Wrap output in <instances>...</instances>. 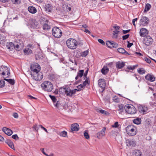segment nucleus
Wrapping results in <instances>:
<instances>
[{
  "instance_id": "f257e3e1",
  "label": "nucleus",
  "mask_w": 156,
  "mask_h": 156,
  "mask_svg": "<svg viewBox=\"0 0 156 156\" xmlns=\"http://www.w3.org/2000/svg\"><path fill=\"white\" fill-rule=\"evenodd\" d=\"M66 44L69 48L73 50L77 48L78 45V42L75 39L69 38L66 41Z\"/></svg>"
},
{
  "instance_id": "f03ea898",
  "label": "nucleus",
  "mask_w": 156,
  "mask_h": 156,
  "mask_svg": "<svg viewBox=\"0 0 156 156\" xmlns=\"http://www.w3.org/2000/svg\"><path fill=\"white\" fill-rule=\"evenodd\" d=\"M42 88L45 91L51 92L53 88V86L50 82L45 81L42 83L41 85Z\"/></svg>"
},
{
  "instance_id": "7ed1b4c3",
  "label": "nucleus",
  "mask_w": 156,
  "mask_h": 156,
  "mask_svg": "<svg viewBox=\"0 0 156 156\" xmlns=\"http://www.w3.org/2000/svg\"><path fill=\"white\" fill-rule=\"evenodd\" d=\"M127 134L130 136H133L136 134L137 129L136 127L133 125L128 126L126 128Z\"/></svg>"
},
{
  "instance_id": "20e7f679",
  "label": "nucleus",
  "mask_w": 156,
  "mask_h": 156,
  "mask_svg": "<svg viewBox=\"0 0 156 156\" xmlns=\"http://www.w3.org/2000/svg\"><path fill=\"white\" fill-rule=\"evenodd\" d=\"M61 89H63V90L65 94L67 96L70 97H72L73 94H75L77 90L76 89L71 90L69 87H61Z\"/></svg>"
},
{
  "instance_id": "39448f33",
  "label": "nucleus",
  "mask_w": 156,
  "mask_h": 156,
  "mask_svg": "<svg viewBox=\"0 0 156 156\" xmlns=\"http://www.w3.org/2000/svg\"><path fill=\"white\" fill-rule=\"evenodd\" d=\"M125 109L127 113L129 114H134L136 113V111L135 107L130 105H126L125 106Z\"/></svg>"
},
{
  "instance_id": "423d86ee",
  "label": "nucleus",
  "mask_w": 156,
  "mask_h": 156,
  "mask_svg": "<svg viewBox=\"0 0 156 156\" xmlns=\"http://www.w3.org/2000/svg\"><path fill=\"white\" fill-rule=\"evenodd\" d=\"M52 32L54 37L56 38H59L62 36V32L61 30L57 27L52 28Z\"/></svg>"
},
{
  "instance_id": "0eeeda50",
  "label": "nucleus",
  "mask_w": 156,
  "mask_h": 156,
  "mask_svg": "<svg viewBox=\"0 0 156 156\" xmlns=\"http://www.w3.org/2000/svg\"><path fill=\"white\" fill-rule=\"evenodd\" d=\"M30 69L32 71L31 73L40 72L41 67L37 63H35L31 65Z\"/></svg>"
},
{
  "instance_id": "6e6552de",
  "label": "nucleus",
  "mask_w": 156,
  "mask_h": 156,
  "mask_svg": "<svg viewBox=\"0 0 156 156\" xmlns=\"http://www.w3.org/2000/svg\"><path fill=\"white\" fill-rule=\"evenodd\" d=\"M31 74L32 78L36 81H40L42 79L43 77L42 73L40 72L31 73Z\"/></svg>"
},
{
  "instance_id": "1a4fd4ad",
  "label": "nucleus",
  "mask_w": 156,
  "mask_h": 156,
  "mask_svg": "<svg viewBox=\"0 0 156 156\" xmlns=\"http://www.w3.org/2000/svg\"><path fill=\"white\" fill-rule=\"evenodd\" d=\"M0 73L3 76H9L10 74L9 69L7 66H2L0 69Z\"/></svg>"
},
{
  "instance_id": "9d476101",
  "label": "nucleus",
  "mask_w": 156,
  "mask_h": 156,
  "mask_svg": "<svg viewBox=\"0 0 156 156\" xmlns=\"http://www.w3.org/2000/svg\"><path fill=\"white\" fill-rule=\"evenodd\" d=\"M152 38L149 36L145 37L143 41V43L146 45L148 46L151 45L153 42Z\"/></svg>"
},
{
  "instance_id": "9b49d317",
  "label": "nucleus",
  "mask_w": 156,
  "mask_h": 156,
  "mask_svg": "<svg viewBox=\"0 0 156 156\" xmlns=\"http://www.w3.org/2000/svg\"><path fill=\"white\" fill-rule=\"evenodd\" d=\"M138 110L140 113L145 114L147 112L148 108L146 106L139 105L138 107Z\"/></svg>"
},
{
  "instance_id": "f8f14e48",
  "label": "nucleus",
  "mask_w": 156,
  "mask_h": 156,
  "mask_svg": "<svg viewBox=\"0 0 156 156\" xmlns=\"http://www.w3.org/2000/svg\"><path fill=\"white\" fill-rule=\"evenodd\" d=\"M149 21V20L147 17L146 16H143L141 18L140 23V25L144 26L148 23Z\"/></svg>"
},
{
  "instance_id": "ddd939ff",
  "label": "nucleus",
  "mask_w": 156,
  "mask_h": 156,
  "mask_svg": "<svg viewBox=\"0 0 156 156\" xmlns=\"http://www.w3.org/2000/svg\"><path fill=\"white\" fill-rule=\"evenodd\" d=\"M106 129V127H103L102 129L100 131L98 132L97 133V137L98 139H100L103 136H104L105 134Z\"/></svg>"
},
{
  "instance_id": "4468645a",
  "label": "nucleus",
  "mask_w": 156,
  "mask_h": 156,
  "mask_svg": "<svg viewBox=\"0 0 156 156\" xmlns=\"http://www.w3.org/2000/svg\"><path fill=\"white\" fill-rule=\"evenodd\" d=\"M106 44L109 47H112L113 48H116L118 47L117 43L114 42L112 41H108L106 42Z\"/></svg>"
},
{
  "instance_id": "2eb2a0df",
  "label": "nucleus",
  "mask_w": 156,
  "mask_h": 156,
  "mask_svg": "<svg viewBox=\"0 0 156 156\" xmlns=\"http://www.w3.org/2000/svg\"><path fill=\"white\" fill-rule=\"evenodd\" d=\"M148 34V31L146 28H141L140 31V34L141 37H144L146 36Z\"/></svg>"
},
{
  "instance_id": "dca6fc26",
  "label": "nucleus",
  "mask_w": 156,
  "mask_h": 156,
  "mask_svg": "<svg viewBox=\"0 0 156 156\" xmlns=\"http://www.w3.org/2000/svg\"><path fill=\"white\" fill-rule=\"evenodd\" d=\"M126 145L128 146L135 147L136 143L135 141L132 140L127 139L126 140Z\"/></svg>"
},
{
  "instance_id": "f3484780",
  "label": "nucleus",
  "mask_w": 156,
  "mask_h": 156,
  "mask_svg": "<svg viewBox=\"0 0 156 156\" xmlns=\"http://www.w3.org/2000/svg\"><path fill=\"white\" fill-rule=\"evenodd\" d=\"M115 65L117 69H120L124 66L125 63L122 61H118L116 62Z\"/></svg>"
},
{
  "instance_id": "a211bd4d",
  "label": "nucleus",
  "mask_w": 156,
  "mask_h": 156,
  "mask_svg": "<svg viewBox=\"0 0 156 156\" xmlns=\"http://www.w3.org/2000/svg\"><path fill=\"white\" fill-rule=\"evenodd\" d=\"M79 129V125L77 123H75L72 124L71 126V129L72 131H78Z\"/></svg>"
},
{
  "instance_id": "6ab92c4d",
  "label": "nucleus",
  "mask_w": 156,
  "mask_h": 156,
  "mask_svg": "<svg viewBox=\"0 0 156 156\" xmlns=\"http://www.w3.org/2000/svg\"><path fill=\"white\" fill-rule=\"evenodd\" d=\"M2 131L8 136H10L12 134V130L7 127H3L2 129Z\"/></svg>"
},
{
  "instance_id": "aec40b11",
  "label": "nucleus",
  "mask_w": 156,
  "mask_h": 156,
  "mask_svg": "<svg viewBox=\"0 0 156 156\" xmlns=\"http://www.w3.org/2000/svg\"><path fill=\"white\" fill-rule=\"evenodd\" d=\"M51 28L50 26L48 24V21L46 20L44 22L43 25V29L44 30H47Z\"/></svg>"
},
{
  "instance_id": "412c9836",
  "label": "nucleus",
  "mask_w": 156,
  "mask_h": 156,
  "mask_svg": "<svg viewBox=\"0 0 156 156\" xmlns=\"http://www.w3.org/2000/svg\"><path fill=\"white\" fill-rule=\"evenodd\" d=\"M98 81L99 86L102 88H105L106 84L105 80L101 79L98 80Z\"/></svg>"
},
{
  "instance_id": "4be33fe9",
  "label": "nucleus",
  "mask_w": 156,
  "mask_h": 156,
  "mask_svg": "<svg viewBox=\"0 0 156 156\" xmlns=\"http://www.w3.org/2000/svg\"><path fill=\"white\" fill-rule=\"evenodd\" d=\"M146 80L151 81L153 82L155 80V79L153 75L148 74L145 76Z\"/></svg>"
},
{
  "instance_id": "5701e85b",
  "label": "nucleus",
  "mask_w": 156,
  "mask_h": 156,
  "mask_svg": "<svg viewBox=\"0 0 156 156\" xmlns=\"http://www.w3.org/2000/svg\"><path fill=\"white\" fill-rule=\"evenodd\" d=\"M96 111L98 112H100L101 114L105 115L106 116H108L110 113L106 111L102 110L100 108H96Z\"/></svg>"
},
{
  "instance_id": "b1692460",
  "label": "nucleus",
  "mask_w": 156,
  "mask_h": 156,
  "mask_svg": "<svg viewBox=\"0 0 156 156\" xmlns=\"http://www.w3.org/2000/svg\"><path fill=\"white\" fill-rule=\"evenodd\" d=\"M6 47L9 51H12L15 48L14 44L12 42L7 43Z\"/></svg>"
},
{
  "instance_id": "393cba45",
  "label": "nucleus",
  "mask_w": 156,
  "mask_h": 156,
  "mask_svg": "<svg viewBox=\"0 0 156 156\" xmlns=\"http://www.w3.org/2000/svg\"><path fill=\"white\" fill-rule=\"evenodd\" d=\"M28 10L29 12L32 14H34L37 12L36 8L33 6H30L28 8Z\"/></svg>"
},
{
  "instance_id": "a878e982",
  "label": "nucleus",
  "mask_w": 156,
  "mask_h": 156,
  "mask_svg": "<svg viewBox=\"0 0 156 156\" xmlns=\"http://www.w3.org/2000/svg\"><path fill=\"white\" fill-rule=\"evenodd\" d=\"M133 156H142L141 152L139 150H135L133 152Z\"/></svg>"
},
{
  "instance_id": "bb28decb",
  "label": "nucleus",
  "mask_w": 156,
  "mask_h": 156,
  "mask_svg": "<svg viewBox=\"0 0 156 156\" xmlns=\"http://www.w3.org/2000/svg\"><path fill=\"white\" fill-rule=\"evenodd\" d=\"M83 70H79L77 73V76L75 77V79L76 80H77L78 79L79 77H81L83 75Z\"/></svg>"
},
{
  "instance_id": "cd10ccee",
  "label": "nucleus",
  "mask_w": 156,
  "mask_h": 156,
  "mask_svg": "<svg viewBox=\"0 0 156 156\" xmlns=\"http://www.w3.org/2000/svg\"><path fill=\"white\" fill-rule=\"evenodd\" d=\"M118 51L120 53L125 55H129V53L123 48H120L117 49Z\"/></svg>"
},
{
  "instance_id": "c85d7f7f",
  "label": "nucleus",
  "mask_w": 156,
  "mask_h": 156,
  "mask_svg": "<svg viewBox=\"0 0 156 156\" xmlns=\"http://www.w3.org/2000/svg\"><path fill=\"white\" fill-rule=\"evenodd\" d=\"M5 143L9 146L12 149H14V147L13 142L10 140H7L5 141Z\"/></svg>"
},
{
  "instance_id": "c756f323",
  "label": "nucleus",
  "mask_w": 156,
  "mask_h": 156,
  "mask_svg": "<svg viewBox=\"0 0 156 156\" xmlns=\"http://www.w3.org/2000/svg\"><path fill=\"white\" fill-rule=\"evenodd\" d=\"M45 8L46 11L48 12L51 11L52 9L51 5L49 4H48L45 5Z\"/></svg>"
},
{
  "instance_id": "7c9ffc66",
  "label": "nucleus",
  "mask_w": 156,
  "mask_h": 156,
  "mask_svg": "<svg viewBox=\"0 0 156 156\" xmlns=\"http://www.w3.org/2000/svg\"><path fill=\"white\" fill-rule=\"evenodd\" d=\"M108 71L109 69L108 67L106 66H104L102 69L101 72L103 74L105 75L106 74L108 73Z\"/></svg>"
},
{
  "instance_id": "2f4dec72",
  "label": "nucleus",
  "mask_w": 156,
  "mask_h": 156,
  "mask_svg": "<svg viewBox=\"0 0 156 156\" xmlns=\"http://www.w3.org/2000/svg\"><path fill=\"white\" fill-rule=\"evenodd\" d=\"M38 23L37 21L35 20H33L31 24V26L34 28H35L37 27Z\"/></svg>"
},
{
  "instance_id": "473e14b6",
  "label": "nucleus",
  "mask_w": 156,
  "mask_h": 156,
  "mask_svg": "<svg viewBox=\"0 0 156 156\" xmlns=\"http://www.w3.org/2000/svg\"><path fill=\"white\" fill-rule=\"evenodd\" d=\"M151 5L149 3H147L145 5L144 12H146L148 11L151 8Z\"/></svg>"
},
{
  "instance_id": "72a5a7b5",
  "label": "nucleus",
  "mask_w": 156,
  "mask_h": 156,
  "mask_svg": "<svg viewBox=\"0 0 156 156\" xmlns=\"http://www.w3.org/2000/svg\"><path fill=\"white\" fill-rule=\"evenodd\" d=\"M119 32L118 30H115L113 31V34L112 37L116 39L118 37V34Z\"/></svg>"
},
{
  "instance_id": "f704fd0d",
  "label": "nucleus",
  "mask_w": 156,
  "mask_h": 156,
  "mask_svg": "<svg viewBox=\"0 0 156 156\" xmlns=\"http://www.w3.org/2000/svg\"><path fill=\"white\" fill-rule=\"evenodd\" d=\"M53 104L55 107L58 108L59 109L62 108V105L60 104L59 101H57L56 103H55Z\"/></svg>"
},
{
  "instance_id": "c9c22d12",
  "label": "nucleus",
  "mask_w": 156,
  "mask_h": 156,
  "mask_svg": "<svg viewBox=\"0 0 156 156\" xmlns=\"http://www.w3.org/2000/svg\"><path fill=\"white\" fill-rule=\"evenodd\" d=\"M23 51L24 53L27 54H30L32 53V50L28 48H25Z\"/></svg>"
},
{
  "instance_id": "e433bc0d",
  "label": "nucleus",
  "mask_w": 156,
  "mask_h": 156,
  "mask_svg": "<svg viewBox=\"0 0 156 156\" xmlns=\"http://www.w3.org/2000/svg\"><path fill=\"white\" fill-rule=\"evenodd\" d=\"M4 80L7 81L9 83H10L12 85H13L15 83L14 80L11 79H8L6 78H4Z\"/></svg>"
},
{
  "instance_id": "4c0bfd02",
  "label": "nucleus",
  "mask_w": 156,
  "mask_h": 156,
  "mask_svg": "<svg viewBox=\"0 0 156 156\" xmlns=\"http://www.w3.org/2000/svg\"><path fill=\"white\" fill-rule=\"evenodd\" d=\"M133 123L136 124H139L141 122V119L139 118L135 119L133 120Z\"/></svg>"
},
{
  "instance_id": "58836bf2",
  "label": "nucleus",
  "mask_w": 156,
  "mask_h": 156,
  "mask_svg": "<svg viewBox=\"0 0 156 156\" xmlns=\"http://www.w3.org/2000/svg\"><path fill=\"white\" fill-rule=\"evenodd\" d=\"M5 40V37L3 34H0V43H3V41Z\"/></svg>"
},
{
  "instance_id": "ea45409f",
  "label": "nucleus",
  "mask_w": 156,
  "mask_h": 156,
  "mask_svg": "<svg viewBox=\"0 0 156 156\" xmlns=\"http://www.w3.org/2000/svg\"><path fill=\"white\" fill-rule=\"evenodd\" d=\"M138 72L140 74H143L145 73V70L142 68H140L138 69Z\"/></svg>"
},
{
  "instance_id": "a19ab883",
  "label": "nucleus",
  "mask_w": 156,
  "mask_h": 156,
  "mask_svg": "<svg viewBox=\"0 0 156 156\" xmlns=\"http://www.w3.org/2000/svg\"><path fill=\"white\" fill-rule=\"evenodd\" d=\"M88 50L85 51L81 53V56L82 57H85L88 55Z\"/></svg>"
},
{
  "instance_id": "79ce46f5",
  "label": "nucleus",
  "mask_w": 156,
  "mask_h": 156,
  "mask_svg": "<svg viewBox=\"0 0 156 156\" xmlns=\"http://www.w3.org/2000/svg\"><path fill=\"white\" fill-rule=\"evenodd\" d=\"M49 96L53 101V104L55 103H56L57 101V99L55 97L51 95H49Z\"/></svg>"
},
{
  "instance_id": "37998d69",
  "label": "nucleus",
  "mask_w": 156,
  "mask_h": 156,
  "mask_svg": "<svg viewBox=\"0 0 156 156\" xmlns=\"http://www.w3.org/2000/svg\"><path fill=\"white\" fill-rule=\"evenodd\" d=\"M60 135L61 136L65 137L67 135V132L63 131L60 133Z\"/></svg>"
},
{
  "instance_id": "c03bdc74",
  "label": "nucleus",
  "mask_w": 156,
  "mask_h": 156,
  "mask_svg": "<svg viewBox=\"0 0 156 156\" xmlns=\"http://www.w3.org/2000/svg\"><path fill=\"white\" fill-rule=\"evenodd\" d=\"M113 101L115 102H118L119 101V99L116 96H115L113 97Z\"/></svg>"
},
{
  "instance_id": "a18cd8bd",
  "label": "nucleus",
  "mask_w": 156,
  "mask_h": 156,
  "mask_svg": "<svg viewBox=\"0 0 156 156\" xmlns=\"http://www.w3.org/2000/svg\"><path fill=\"white\" fill-rule=\"evenodd\" d=\"M84 87L83 86V84H80V85H79L77 87L78 89H77V90L76 91H78L80 90H82Z\"/></svg>"
},
{
  "instance_id": "49530a36",
  "label": "nucleus",
  "mask_w": 156,
  "mask_h": 156,
  "mask_svg": "<svg viewBox=\"0 0 156 156\" xmlns=\"http://www.w3.org/2000/svg\"><path fill=\"white\" fill-rule=\"evenodd\" d=\"M12 2L14 4H19L21 3V0H12Z\"/></svg>"
},
{
  "instance_id": "de8ad7c7",
  "label": "nucleus",
  "mask_w": 156,
  "mask_h": 156,
  "mask_svg": "<svg viewBox=\"0 0 156 156\" xmlns=\"http://www.w3.org/2000/svg\"><path fill=\"white\" fill-rule=\"evenodd\" d=\"M5 84V83L4 80H0V87H4Z\"/></svg>"
},
{
  "instance_id": "09e8293b",
  "label": "nucleus",
  "mask_w": 156,
  "mask_h": 156,
  "mask_svg": "<svg viewBox=\"0 0 156 156\" xmlns=\"http://www.w3.org/2000/svg\"><path fill=\"white\" fill-rule=\"evenodd\" d=\"M123 106H124L122 104L119 105L118 106L119 110L121 112H122L123 109Z\"/></svg>"
},
{
  "instance_id": "8fccbe9b",
  "label": "nucleus",
  "mask_w": 156,
  "mask_h": 156,
  "mask_svg": "<svg viewBox=\"0 0 156 156\" xmlns=\"http://www.w3.org/2000/svg\"><path fill=\"white\" fill-rule=\"evenodd\" d=\"M136 66H128L127 67V68L129 69L133 70L135 69V67H136Z\"/></svg>"
},
{
  "instance_id": "3c124183",
  "label": "nucleus",
  "mask_w": 156,
  "mask_h": 156,
  "mask_svg": "<svg viewBox=\"0 0 156 156\" xmlns=\"http://www.w3.org/2000/svg\"><path fill=\"white\" fill-rule=\"evenodd\" d=\"M119 125L118 122H115L114 124L112 125V126L113 128H118L119 127Z\"/></svg>"
},
{
  "instance_id": "603ef678",
  "label": "nucleus",
  "mask_w": 156,
  "mask_h": 156,
  "mask_svg": "<svg viewBox=\"0 0 156 156\" xmlns=\"http://www.w3.org/2000/svg\"><path fill=\"white\" fill-rule=\"evenodd\" d=\"M84 136L85 138L87 139H88L89 138V136L87 132H85L84 133Z\"/></svg>"
},
{
  "instance_id": "864d4df0",
  "label": "nucleus",
  "mask_w": 156,
  "mask_h": 156,
  "mask_svg": "<svg viewBox=\"0 0 156 156\" xmlns=\"http://www.w3.org/2000/svg\"><path fill=\"white\" fill-rule=\"evenodd\" d=\"M89 83V81L87 79L83 83V86L84 87L86 86L87 84H88Z\"/></svg>"
},
{
  "instance_id": "5fc2aeb1",
  "label": "nucleus",
  "mask_w": 156,
  "mask_h": 156,
  "mask_svg": "<svg viewBox=\"0 0 156 156\" xmlns=\"http://www.w3.org/2000/svg\"><path fill=\"white\" fill-rule=\"evenodd\" d=\"M33 128L36 131H37L39 129V126L37 125H34L33 127Z\"/></svg>"
},
{
  "instance_id": "6e6d98bb",
  "label": "nucleus",
  "mask_w": 156,
  "mask_h": 156,
  "mask_svg": "<svg viewBox=\"0 0 156 156\" xmlns=\"http://www.w3.org/2000/svg\"><path fill=\"white\" fill-rule=\"evenodd\" d=\"M145 61L148 63H150L151 62V61L150 58H148L147 57H145L144 58Z\"/></svg>"
},
{
  "instance_id": "4d7b16f0",
  "label": "nucleus",
  "mask_w": 156,
  "mask_h": 156,
  "mask_svg": "<svg viewBox=\"0 0 156 156\" xmlns=\"http://www.w3.org/2000/svg\"><path fill=\"white\" fill-rule=\"evenodd\" d=\"M12 137L13 139L16 140L18 139L19 138L17 134H15L12 135Z\"/></svg>"
},
{
  "instance_id": "13d9d810",
  "label": "nucleus",
  "mask_w": 156,
  "mask_h": 156,
  "mask_svg": "<svg viewBox=\"0 0 156 156\" xmlns=\"http://www.w3.org/2000/svg\"><path fill=\"white\" fill-rule=\"evenodd\" d=\"M98 41L99 43L102 44V45L105 44V42L102 40L101 39H98Z\"/></svg>"
},
{
  "instance_id": "bf43d9fd",
  "label": "nucleus",
  "mask_w": 156,
  "mask_h": 156,
  "mask_svg": "<svg viewBox=\"0 0 156 156\" xmlns=\"http://www.w3.org/2000/svg\"><path fill=\"white\" fill-rule=\"evenodd\" d=\"M129 36V34H126V35H125L124 36H122V38L123 40H126L128 38Z\"/></svg>"
},
{
  "instance_id": "052dcab7",
  "label": "nucleus",
  "mask_w": 156,
  "mask_h": 156,
  "mask_svg": "<svg viewBox=\"0 0 156 156\" xmlns=\"http://www.w3.org/2000/svg\"><path fill=\"white\" fill-rule=\"evenodd\" d=\"M12 115L15 118H17L18 117V115L16 113H13Z\"/></svg>"
},
{
  "instance_id": "680f3d73",
  "label": "nucleus",
  "mask_w": 156,
  "mask_h": 156,
  "mask_svg": "<svg viewBox=\"0 0 156 156\" xmlns=\"http://www.w3.org/2000/svg\"><path fill=\"white\" fill-rule=\"evenodd\" d=\"M137 19H138L137 18H136L133 19L132 20L133 24L134 26H136V25L135 24V22L137 21Z\"/></svg>"
},
{
  "instance_id": "e2e57ef3",
  "label": "nucleus",
  "mask_w": 156,
  "mask_h": 156,
  "mask_svg": "<svg viewBox=\"0 0 156 156\" xmlns=\"http://www.w3.org/2000/svg\"><path fill=\"white\" fill-rule=\"evenodd\" d=\"M66 7L67 11H70L71 10V8L70 6H69L68 5H66Z\"/></svg>"
},
{
  "instance_id": "0e129e2a",
  "label": "nucleus",
  "mask_w": 156,
  "mask_h": 156,
  "mask_svg": "<svg viewBox=\"0 0 156 156\" xmlns=\"http://www.w3.org/2000/svg\"><path fill=\"white\" fill-rule=\"evenodd\" d=\"M39 126L42 129H43L44 131H45L46 133H48V132L47 130V129L45 128L44 127L42 126V125H39Z\"/></svg>"
},
{
  "instance_id": "69168bd1",
  "label": "nucleus",
  "mask_w": 156,
  "mask_h": 156,
  "mask_svg": "<svg viewBox=\"0 0 156 156\" xmlns=\"http://www.w3.org/2000/svg\"><path fill=\"white\" fill-rule=\"evenodd\" d=\"M41 151L42 152V153L45 155L46 156H48V155L46 154L45 152L44 151V148H41Z\"/></svg>"
},
{
  "instance_id": "338daca9",
  "label": "nucleus",
  "mask_w": 156,
  "mask_h": 156,
  "mask_svg": "<svg viewBox=\"0 0 156 156\" xmlns=\"http://www.w3.org/2000/svg\"><path fill=\"white\" fill-rule=\"evenodd\" d=\"M130 31V30H122V32L124 34H126L127 33H128Z\"/></svg>"
},
{
  "instance_id": "774afa93",
  "label": "nucleus",
  "mask_w": 156,
  "mask_h": 156,
  "mask_svg": "<svg viewBox=\"0 0 156 156\" xmlns=\"http://www.w3.org/2000/svg\"><path fill=\"white\" fill-rule=\"evenodd\" d=\"M113 27L116 30H118L120 29V27L117 26H113Z\"/></svg>"
}]
</instances>
